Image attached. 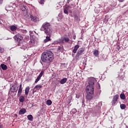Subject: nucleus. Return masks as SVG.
<instances>
[{"instance_id": "1", "label": "nucleus", "mask_w": 128, "mask_h": 128, "mask_svg": "<svg viewBox=\"0 0 128 128\" xmlns=\"http://www.w3.org/2000/svg\"><path fill=\"white\" fill-rule=\"evenodd\" d=\"M54 54L50 51L44 52L42 54L41 60L44 62H51L53 60H54Z\"/></svg>"}, {"instance_id": "2", "label": "nucleus", "mask_w": 128, "mask_h": 128, "mask_svg": "<svg viewBox=\"0 0 128 128\" xmlns=\"http://www.w3.org/2000/svg\"><path fill=\"white\" fill-rule=\"evenodd\" d=\"M41 28L43 30L45 34L52 36V28L51 27V24L49 22H45L42 24Z\"/></svg>"}, {"instance_id": "3", "label": "nucleus", "mask_w": 128, "mask_h": 128, "mask_svg": "<svg viewBox=\"0 0 128 128\" xmlns=\"http://www.w3.org/2000/svg\"><path fill=\"white\" fill-rule=\"evenodd\" d=\"M74 9V4H71L70 6H68L66 5L64 8V12L66 14H68V11L69 12H72V10Z\"/></svg>"}, {"instance_id": "4", "label": "nucleus", "mask_w": 128, "mask_h": 128, "mask_svg": "<svg viewBox=\"0 0 128 128\" xmlns=\"http://www.w3.org/2000/svg\"><path fill=\"white\" fill-rule=\"evenodd\" d=\"M14 40H16L20 44L22 43V40H24V37L20 34H16V35L14 36Z\"/></svg>"}, {"instance_id": "5", "label": "nucleus", "mask_w": 128, "mask_h": 128, "mask_svg": "<svg viewBox=\"0 0 128 128\" xmlns=\"http://www.w3.org/2000/svg\"><path fill=\"white\" fill-rule=\"evenodd\" d=\"M70 39L68 37V36H62V37L61 38H60V40H58V43H62V44H64V43H67L68 42H70Z\"/></svg>"}, {"instance_id": "6", "label": "nucleus", "mask_w": 128, "mask_h": 128, "mask_svg": "<svg viewBox=\"0 0 128 128\" xmlns=\"http://www.w3.org/2000/svg\"><path fill=\"white\" fill-rule=\"evenodd\" d=\"M94 86H87L86 90V93L94 94Z\"/></svg>"}, {"instance_id": "7", "label": "nucleus", "mask_w": 128, "mask_h": 128, "mask_svg": "<svg viewBox=\"0 0 128 128\" xmlns=\"http://www.w3.org/2000/svg\"><path fill=\"white\" fill-rule=\"evenodd\" d=\"M96 82V80L94 78H90L88 81L89 85L88 86H94Z\"/></svg>"}, {"instance_id": "8", "label": "nucleus", "mask_w": 128, "mask_h": 128, "mask_svg": "<svg viewBox=\"0 0 128 128\" xmlns=\"http://www.w3.org/2000/svg\"><path fill=\"white\" fill-rule=\"evenodd\" d=\"M119 98V95L118 94H116L113 97V98L112 99V106H114L116 103L117 100H118Z\"/></svg>"}, {"instance_id": "9", "label": "nucleus", "mask_w": 128, "mask_h": 128, "mask_svg": "<svg viewBox=\"0 0 128 128\" xmlns=\"http://www.w3.org/2000/svg\"><path fill=\"white\" fill-rule=\"evenodd\" d=\"M94 93H86V100L90 101L94 98Z\"/></svg>"}, {"instance_id": "10", "label": "nucleus", "mask_w": 128, "mask_h": 128, "mask_svg": "<svg viewBox=\"0 0 128 128\" xmlns=\"http://www.w3.org/2000/svg\"><path fill=\"white\" fill-rule=\"evenodd\" d=\"M44 74V71H42L40 73V74H39L37 78H36V80H35V84H37L38 82L40 79V78Z\"/></svg>"}, {"instance_id": "11", "label": "nucleus", "mask_w": 128, "mask_h": 128, "mask_svg": "<svg viewBox=\"0 0 128 128\" xmlns=\"http://www.w3.org/2000/svg\"><path fill=\"white\" fill-rule=\"evenodd\" d=\"M85 48H81L78 50L76 56H80L82 55V54L84 52Z\"/></svg>"}, {"instance_id": "12", "label": "nucleus", "mask_w": 128, "mask_h": 128, "mask_svg": "<svg viewBox=\"0 0 128 128\" xmlns=\"http://www.w3.org/2000/svg\"><path fill=\"white\" fill-rule=\"evenodd\" d=\"M30 18H31L32 20L34 22H39V18H37L36 16H34L32 15H31L30 16Z\"/></svg>"}, {"instance_id": "13", "label": "nucleus", "mask_w": 128, "mask_h": 128, "mask_svg": "<svg viewBox=\"0 0 128 128\" xmlns=\"http://www.w3.org/2000/svg\"><path fill=\"white\" fill-rule=\"evenodd\" d=\"M18 86L16 87L14 86H12L10 88V92H18Z\"/></svg>"}, {"instance_id": "14", "label": "nucleus", "mask_w": 128, "mask_h": 128, "mask_svg": "<svg viewBox=\"0 0 128 128\" xmlns=\"http://www.w3.org/2000/svg\"><path fill=\"white\" fill-rule=\"evenodd\" d=\"M22 84H20V86H19V89H18V96H20L22 94Z\"/></svg>"}, {"instance_id": "15", "label": "nucleus", "mask_w": 128, "mask_h": 128, "mask_svg": "<svg viewBox=\"0 0 128 128\" xmlns=\"http://www.w3.org/2000/svg\"><path fill=\"white\" fill-rule=\"evenodd\" d=\"M26 112V110L24 108H22L19 110V114H24Z\"/></svg>"}, {"instance_id": "16", "label": "nucleus", "mask_w": 128, "mask_h": 128, "mask_svg": "<svg viewBox=\"0 0 128 128\" xmlns=\"http://www.w3.org/2000/svg\"><path fill=\"white\" fill-rule=\"evenodd\" d=\"M80 48V46L78 44H76L74 46V49L73 50V53L74 54H76L77 50H78Z\"/></svg>"}, {"instance_id": "17", "label": "nucleus", "mask_w": 128, "mask_h": 128, "mask_svg": "<svg viewBox=\"0 0 128 128\" xmlns=\"http://www.w3.org/2000/svg\"><path fill=\"white\" fill-rule=\"evenodd\" d=\"M50 36H46V39H44V43H47L48 42H49L50 41H51L52 40V39L50 38Z\"/></svg>"}, {"instance_id": "18", "label": "nucleus", "mask_w": 128, "mask_h": 128, "mask_svg": "<svg viewBox=\"0 0 128 128\" xmlns=\"http://www.w3.org/2000/svg\"><path fill=\"white\" fill-rule=\"evenodd\" d=\"M0 68L3 70H6L8 68V67L6 64H0Z\"/></svg>"}, {"instance_id": "19", "label": "nucleus", "mask_w": 128, "mask_h": 128, "mask_svg": "<svg viewBox=\"0 0 128 128\" xmlns=\"http://www.w3.org/2000/svg\"><path fill=\"white\" fill-rule=\"evenodd\" d=\"M98 52H99L98 50H95L93 51V54L94 56H95L96 57H98V56L100 54Z\"/></svg>"}, {"instance_id": "20", "label": "nucleus", "mask_w": 128, "mask_h": 128, "mask_svg": "<svg viewBox=\"0 0 128 128\" xmlns=\"http://www.w3.org/2000/svg\"><path fill=\"white\" fill-rule=\"evenodd\" d=\"M74 20L75 22H80V17L77 15H74Z\"/></svg>"}, {"instance_id": "21", "label": "nucleus", "mask_w": 128, "mask_h": 128, "mask_svg": "<svg viewBox=\"0 0 128 128\" xmlns=\"http://www.w3.org/2000/svg\"><path fill=\"white\" fill-rule=\"evenodd\" d=\"M67 82V78H64L62 80H61L60 82V83L62 84H65Z\"/></svg>"}, {"instance_id": "22", "label": "nucleus", "mask_w": 128, "mask_h": 128, "mask_svg": "<svg viewBox=\"0 0 128 128\" xmlns=\"http://www.w3.org/2000/svg\"><path fill=\"white\" fill-rule=\"evenodd\" d=\"M30 88L29 86L26 87L25 89V94L26 96L28 95V92H30Z\"/></svg>"}, {"instance_id": "23", "label": "nucleus", "mask_w": 128, "mask_h": 128, "mask_svg": "<svg viewBox=\"0 0 128 128\" xmlns=\"http://www.w3.org/2000/svg\"><path fill=\"white\" fill-rule=\"evenodd\" d=\"M24 96H20V98H19V101L20 102H24Z\"/></svg>"}, {"instance_id": "24", "label": "nucleus", "mask_w": 128, "mask_h": 128, "mask_svg": "<svg viewBox=\"0 0 128 128\" xmlns=\"http://www.w3.org/2000/svg\"><path fill=\"white\" fill-rule=\"evenodd\" d=\"M42 85H36L34 88V89H36L37 90H40V89L42 88Z\"/></svg>"}, {"instance_id": "25", "label": "nucleus", "mask_w": 128, "mask_h": 128, "mask_svg": "<svg viewBox=\"0 0 128 128\" xmlns=\"http://www.w3.org/2000/svg\"><path fill=\"white\" fill-rule=\"evenodd\" d=\"M28 119L30 121V122H32L33 120H34V118L32 115H28Z\"/></svg>"}, {"instance_id": "26", "label": "nucleus", "mask_w": 128, "mask_h": 128, "mask_svg": "<svg viewBox=\"0 0 128 128\" xmlns=\"http://www.w3.org/2000/svg\"><path fill=\"white\" fill-rule=\"evenodd\" d=\"M120 98L121 100H126V96L124 94H120Z\"/></svg>"}, {"instance_id": "27", "label": "nucleus", "mask_w": 128, "mask_h": 128, "mask_svg": "<svg viewBox=\"0 0 128 128\" xmlns=\"http://www.w3.org/2000/svg\"><path fill=\"white\" fill-rule=\"evenodd\" d=\"M10 30L14 31L16 30V26H12L10 27Z\"/></svg>"}, {"instance_id": "28", "label": "nucleus", "mask_w": 128, "mask_h": 128, "mask_svg": "<svg viewBox=\"0 0 128 128\" xmlns=\"http://www.w3.org/2000/svg\"><path fill=\"white\" fill-rule=\"evenodd\" d=\"M120 108L121 110H125L126 108V106L124 104H120Z\"/></svg>"}, {"instance_id": "29", "label": "nucleus", "mask_w": 128, "mask_h": 128, "mask_svg": "<svg viewBox=\"0 0 128 128\" xmlns=\"http://www.w3.org/2000/svg\"><path fill=\"white\" fill-rule=\"evenodd\" d=\"M52 104V102L51 100H47L46 104L48 106H51Z\"/></svg>"}, {"instance_id": "30", "label": "nucleus", "mask_w": 128, "mask_h": 128, "mask_svg": "<svg viewBox=\"0 0 128 128\" xmlns=\"http://www.w3.org/2000/svg\"><path fill=\"white\" fill-rule=\"evenodd\" d=\"M76 112H77V110L76 108L72 109V114H76Z\"/></svg>"}, {"instance_id": "31", "label": "nucleus", "mask_w": 128, "mask_h": 128, "mask_svg": "<svg viewBox=\"0 0 128 128\" xmlns=\"http://www.w3.org/2000/svg\"><path fill=\"white\" fill-rule=\"evenodd\" d=\"M27 8H28L27 6H24L23 8H22V10L24 11V12H27V10H26Z\"/></svg>"}, {"instance_id": "32", "label": "nucleus", "mask_w": 128, "mask_h": 128, "mask_svg": "<svg viewBox=\"0 0 128 128\" xmlns=\"http://www.w3.org/2000/svg\"><path fill=\"white\" fill-rule=\"evenodd\" d=\"M39 3H40V4H44V0H40V1H39Z\"/></svg>"}, {"instance_id": "33", "label": "nucleus", "mask_w": 128, "mask_h": 128, "mask_svg": "<svg viewBox=\"0 0 128 128\" xmlns=\"http://www.w3.org/2000/svg\"><path fill=\"white\" fill-rule=\"evenodd\" d=\"M4 52V48H0V52L1 54H3Z\"/></svg>"}, {"instance_id": "34", "label": "nucleus", "mask_w": 128, "mask_h": 128, "mask_svg": "<svg viewBox=\"0 0 128 128\" xmlns=\"http://www.w3.org/2000/svg\"><path fill=\"white\" fill-rule=\"evenodd\" d=\"M22 32L24 34H26L28 32L26 30H22Z\"/></svg>"}, {"instance_id": "35", "label": "nucleus", "mask_w": 128, "mask_h": 128, "mask_svg": "<svg viewBox=\"0 0 128 128\" xmlns=\"http://www.w3.org/2000/svg\"><path fill=\"white\" fill-rule=\"evenodd\" d=\"M62 49V47H60V46H58V50H60L61 51V50Z\"/></svg>"}, {"instance_id": "36", "label": "nucleus", "mask_w": 128, "mask_h": 128, "mask_svg": "<svg viewBox=\"0 0 128 128\" xmlns=\"http://www.w3.org/2000/svg\"><path fill=\"white\" fill-rule=\"evenodd\" d=\"M124 0H118V1L120 2H122Z\"/></svg>"}, {"instance_id": "37", "label": "nucleus", "mask_w": 128, "mask_h": 128, "mask_svg": "<svg viewBox=\"0 0 128 128\" xmlns=\"http://www.w3.org/2000/svg\"><path fill=\"white\" fill-rule=\"evenodd\" d=\"M0 128H3V126L0 124Z\"/></svg>"}, {"instance_id": "38", "label": "nucleus", "mask_w": 128, "mask_h": 128, "mask_svg": "<svg viewBox=\"0 0 128 128\" xmlns=\"http://www.w3.org/2000/svg\"><path fill=\"white\" fill-rule=\"evenodd\" d=\"M70 0H67V4H70Z\"/></svg>"}, {"instance_id": "39", "label": "nucleus", "mask_w": 128, "mask_h": 128, "mask_svg": "<svg viewBox=\"0 0 128 128\" xmlns=\"http://www.w3.org/2000/svg\"><path fill=\"white\" fill-rule=\"evenodd\" d=\"M74 39L75 40L76 39V36H74Z\"/></svg>"}, {"instance_id": "40", "label": "nucleus", "mask_w": 128, "mask_h": 128, "mask_svg": "<svg viewBox=\"0 0 128 128\" xmlns=\"http://www.w3.org/2000/svg\"><path fill=\"white\" fill-rule=\"evenodd\" d=\"M76 98H79V96H76Z\"/></svg>"}, {"instance_id": "41", "label": "nucleus", "mask_w": 128, "mask_h": 128, "mask_svg": "<svg viewBox=\"0 0 128 128\" xmlns=\"http://www.w3.org/2000/svg\"><path fill=\"white\" fill-rule=\"evenodd\" d=\"M2 3V0H0V4Z\"/></svg>"}, {"instance_id": "42", "label": "nucleus", "mask_w": 128, "mask_h": 128, "mask_svg": "<svg viewBox=\"0 0 128 128\" xmlns=\"http://www.w3.org/2000/svg\"><path fill=\"white\" fill-rule=\"evenodd\" d=\"M126 128H128V126H126Z\"/></svg>"}, {"instance_id": "43", "label": "nucleus", "mask_w": 128, "mask_h": 128, "mask_svg": "<svg viewBox=\"0 0 128 128\" xmlns=\"http://www.w3.org/2000/svg\"><path fill=\"white\" fill-rule=\"evenodd\" d=\"M16 116H17V115L16 114Z\"/></svg>"}]
</instances>
